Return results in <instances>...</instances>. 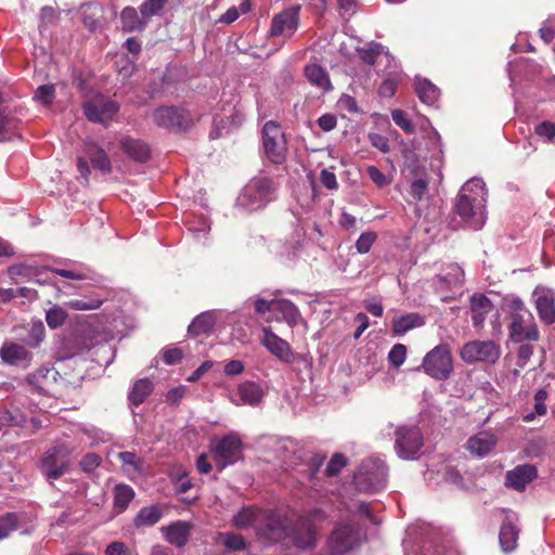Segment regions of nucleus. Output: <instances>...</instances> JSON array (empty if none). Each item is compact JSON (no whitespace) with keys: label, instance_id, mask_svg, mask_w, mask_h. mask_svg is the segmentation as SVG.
Listing matches in <instances>:
<instances>
[{"label":"nucleus","instance_id":"obj_7","mask_svg":"<svg viewBox=\"0 0 555 555\" xmlns=\"http://www.w3.org/2000/svg\"><path fill=\"white\" fill-rule=\"evenodd\" d=\"M503 309L508 314L509 324L507 327L512 341L524 343L540 339V332L533 317L519 297L505 298Z\"/></svg>","mask_w":555,"mask_h":555},{"label":"nucleus","instance_id":"obj_19","mask_svg":"<svg viewBox=\"0 0 555 555\" xmlns=\"http://www.w3.org/2000/svg\"><path fill=\"white\" fill-rule=\"evenodd\" d=\"M0 360L5 366L27 370L34 361V352L17 340L7 339L0 347Z\"/></svg>","mask_w":555,"mask_h":555},{"label":"nucleus","instance_id":"obj_4","mask_svg":"<svg viewBox=\"0 0 555 555\" xmlns=\"http://www.w3.org/2000/svg\"><path fill=\"white\" fill-rule=\"evenodd\" d=\"M402 545L405 555H460L440 529L426 522L409 526Z\"/></svg>","mask_w":555,"mask_h":555},{"label":"nucleus","instance_id":"obj_24","mask_svg":"<svg viewBox=\"0 0 555 555\" xmlns=\"http://www.w3.org/2000/svg\"><path fill=\"white\" fill-rule=\"evenodd\" d=\"M23 330L26 334L21 336L17 341L25 345L29 350L39 348L46 338L43 322L40 319H33Z\"/></svg>","mask_w":555,"mask_h":555},{"label":"nucleus","instance_id":"obj_59","mask_svg":"<svg viewBox=\"0 0 555 555\" xmlns=\"http://www.w3.org/2000/svg\"><path fill=\"white\" fill-rule=\"evenodd\" d=\"M442 479L446 482L455 486L457 489L465 488L463 476L456 468H454L452 466H447L443 469Z\"/></svg>","mask_w":555,"mask_h":555},{"label":"nucleus","instance_id":"obj_33","mask_svg":"<svg viewBox=\"0 0 555 555\" xmlns=\"http://www.w3.org/2000/svg\"><path fill=\"white\" fill-rule=\"evenodd\" d=\"M425 324V318L420 313H406L397 317L392 320V332L396 336L405 334L406 332L423 326Z\"/></svg>","mask_w":555,"mask_h":555},{"label":"nucleus","instance_id":"obj_13","mask_svg":"<svg viewBox=\"0 0 555 555\" xmlns=\"http://www.w3.org/2000/svg\"><path fill=\"white\" fill-rule=\"evenodd\" d=\"M424 444L421 429L416 426H399L395 430V451L404 461L416 460Z\"/></svg>","mask_w":555,"mask_h":555},{"label":"nucleus","instance_id":"obj_26","mask_svg":"<svg viewBox=\"0 0 555 555\" xmlns=\"http://www.w3.org/2000/svg\"><path fill=\"white\" fill-rule=\"evenodd\" d=\"M57 372L48 365H42L29 373L25 380L34 392H44L51 382L56 379Z\"/></svg>","mask_w":555,"mask_h":555},{"label":"nucleus","instance_id":"obj_11","mask_svg":"<svg viewBox=\"0 0 555 555\" xmlns=\"http://www.w3.org/2000/svg\"><path fill=\"white\" fill-rule=\"evenodd\" d=\"M62 267L43 266L35 269L33 279L39 285H49L60 292V287L52 278L53 274L67 280L82 281L90 278L91 271L82 263L64 260L59 262Z\"/></svg>","mask_w":555,"mask_h":555},{"label":"nucleus","instance_id":"obj_2","mask_svg":"<svg viewBox=\"0 0 555 555\" xmlns=\"http://www.w3.org/2000/svg\"><path fill=\"white\" fill-rule=\"evenodd\" d=\"M231 524L238 530L253 529L257 540L264 546L276 544V540L284 533L279 511L254 505L243 506L237 511L232 516Z\"/></svg>","mask_w":555,"mask_h":555},{"label":"nucleus","instance_id":"obj_40","mask_svg":"<svg viewBox=\"0 0 555 555\" xmlns=\"http://www.w3.org/2000/svg\"><path fill=\"white\" fill-rule=\"evenodd\" d=\"M122 151L133 160L145 163L151 156V149L145 141H121Z\"/></svg>","mask_w":555,"mask_h":555},{"label":"nucleus","instance_id":"obj_45","mask_svg":"<svg viewBox=\"0 0 555 555\" xmlns=\"http://www.w3.org/2000/svg\"><path fill=\"white\" fill-rule=\"evenodd\" d=\"M162 509L157 505L145 506L140 509L134 518L135 527H151L162 518Z\"/></svg>","mask_w":555,"mask_h":555},{"label":"nucleus","instance_id":"obj_5","mask_svg":"<svg viewBox=\"0 0 555 555\" xmlns=\"http://www.w3.org/2000/svg\"><path fill=\"white\" fill-rule=\"evenodd\" d=\"M486 184L482 179L475 177L461 188L453 209L466 228L477 231L486 223Z\"/></svg>","mask_w":555,"mask_h":555},{"label":"nucleus","instance_id":"obj_50","mask_svg":"<svg viewBox=\"0 0 555 555\" xmlns=\"http://www.w3.org/2000/svg\"><path fill=\"white\" fill-rule=\"evenodd\" d=\"M20 517L16 513L0 515V541L7 539L18 528Z\"/></svg>","mask_w":555,"mask_h":555},{"label":"nucleus","instance_id":"obj_6","mask_svg":"<svg viewBox=\"0 0 555 555\" xmlns=\"http://www.w3.org/2000/svg\"><path fill=\"white\" fill-rule=\"evenodd\" d=\"M279 183L271 177L258 175L251 178L236 197V208L243 212L263 209L278 198Z\"/></svg>","mask_w":555,"mask_h":555},{"label":"nucleus","instance_id":"obj_58","mask_svg":"<svg viewBox=\"0 0 555 555\" xmlns=\"http://www.w3.org/2000/svg\"><path fill=\"white\" fill-rule=\"evenodd\" d=\"M406 358V347L402 344L392 346L388 353V361L395 367H400Z\"/></svg>","mask_w":555,"mask_h":555},{"label":"nucleus","instance_id":"obj_44","mask_svg":"<svg viewBox=\"0 0 555 555\" xmlns=\"http://www.w3.org/2000/svg\"><path fill=\"white\" fill-rule=\"evenodd\" d=\"M114 508L116 512L122 513L127 509L130 502L134 498V490L132 487L125 485V483H118L114 488Z\"/></svg>","mask_w":555,"mask_h":555},{"label":"nucleus","instance_id":"obj_35","mask_svg":"<svg viewBox=\"0 0 555 555\" xmlns=\"http://www.w3.org/2000/svg\"><path fill=\"white\" fill-rule=\"evenodd\" d=\"M275 311L282 314L283 321H285L292 328L304 322L298 307L289 299H278L275 304Z\"/></svg>","mask_w":555,"mask_h":555},{"label":"nucleus","instance_id":"obj_16","mask_svg":"<svg viewBox=\"0 0 555 555\" xmlns=\"http://www.w3.org/2000/svg\"><path fill=\"white\" fill-rule=\"evenodd\" d=\"M422 365L425 373L430 377L437 380L448 379L453 371L449 347L447 345L435 347L425 356Z\"/></svg>","mask_w":555,"mask_h":555},{"label":"nucleus","instance_id":"obj_8","mask_svg":"<svg viewBox=\"0 0 555 555\" xmlns=\"http://www.w3.org/2000/svg\"><path fill=\"white\" fill-rule=\"evenodd\" d=\"M364 538L365 533L352 520L338 522L325 541L324 555H349Z\"/></svg>","mask_w":555,"mask_h":555},{"label":"nucleus","instance_id":"obj_3","mask_svg":"<svg viewBox=\"0 0 555 555\" xmlns=\"http://www.w3.org/2000/svg\"><path fill=\"white\" fill-rule=\"evenodd\" d=\"M280 518L284 533L276 540V544L288 540L297 550L307 551L317 545L320 526L327 518V514L324 509L314 507L298 515L294 521L281 512Z\"/></svg>","mask_w":555,"mask_h":555},{"label":"nucleus","instance_id":"obj_36","mask_svg":"<svg viewBox=\"0 0 555 555\" xmlns=\"http://www.w3.org/2000/svg\"><path fill=\"white\" fill-rule=\"evenodd\" d=\"M464 272L457 263L449 264L444 272L436 276L440 288L450 289L454 286L461 285L463 282Z\"/></svg>","mask_w":555,"mask_h":555},{"label":"nucleus","instance_id":"obj_9","mask_svg":"<svg viewBox=\"0 0 555 555\" xmlns=\"http://www.w3.org/2000/svg\"><path fill=\"white\" fill-rule=\"evenodd\" d=\"M106 176L113 170L112 160L107 152L96 144V141H83V146L77 156V170L83 184H89L91 169Z\"/></svg>","mask_w":555,"mask_h":555},{"label":"nucleus","instance_id":"obj_22","mask_svg":"<svg viewBox=\"0 0 555 555\" xmlns=\"http://www.w3.org/2000/svg\"><path fill=\"white\" fill-rule=\"evenodd\" d=\"M260 341L270 353L283 363L292 357L293 349L291 345L285 339L273 333L269 326L262 327V337Z\"/></svg>","mask_w":555,"mask_h":555},{"label":"nucleus","instance_id":"obj_34","mask_svg":"<svg viewBox=\"0 0 555 555\" xmlns=\"http://www.w3.org/2000/svg\"><path fill=\"white\" fill-rule=\"evenodd\" d=\"M117 459L120 461L122 470L128 477L134 478L143 474L144 461L137 453L130 451L119 452Z\"/></svg>","mask_w":555,"mask_h":555},{"label":"nucleus","instance_id":"obj_43","mask_svg":"<svg viewBox=\"0 0 555 555\" xmlns=\"http://www.w3.org/2000/svg\"><path fill=\"white\" fill-rule=\"evenodd\" d=\"M215 318L210 311H205L196 315L188 326V332L192 335L208 334L212 331Z\"/></svg>","mask_w":555,"mask_h":555},{"label":"nucleus","instance_id":"obj_47","mask_svg":"<svg viewBox=\"0 0 555 555\" xmlns=\"http://www.w3.org/2000/svg\"><path fill=\"white\" fill-rule=\"evenodd\" d=\"M548 397L547 391L541 388L535 391L533 397V411L524 414L522 421L526 423L532 422L537 416H542L546 413L545 401Z\"/></svg>","mask_w":555,"mask_h":555},{"label":"nucleus","instance_id":"obj_17","mask_svg":"<svg viewBox=\"0 0 555 555\" xmlns=\"http://www.w3.org/2000/svg\"><path fill=\"white\" fill-rule=\"evenodd\" d=\"M82 111L89 121L106 125L117 115L119 104L98 93L82 103Z\"/></svg>","mask_w":555,"mask_h":555},{"label":"nucleus","instance_id":"obj_12","mask_svg":"<svg viewBox=\"0 0 555 555\" xmlns=\"http://www.w3.org/2000/svg\"><path fill=\"white\" fill-rule=\"evenodd\" d=\"M70 450L66 444L53 446L46 451L40 460V472L52 485L69 469Z\"/></svg>","mask_w":555,"mask_h":555},{"label":"nucleus","instance_id":"obj_55","mask_svg":"<svg viewBox=\"0 0 555 555\" xmlns=\"http://www.w3.org/2000/svg\"><path fill=\"white\" fill-rule=\"evenodd\" d=\"M278 299H267L261 296H255L247 300L251 302L256 313L264 315L267 312L275 311V304Z\"/></svg>","mask_w":555,"mask_h":555},{"label":"nucleus","instance_id":"obj_1","mask_svg":"<svg viewBox=\"0 0 555 555\" xmlns=\"http://www.w3.org/2000/svg\"><path fill=\"white\" fill-rule=\"evenodd\" d=\"M403 165L401 169V193L405 201L414 205V212L418 219H430L434 214L428 202L429 175L425 167L426 158L415 153L417 141H401Z\"/></svg>","mask_w":555,"mask_h":555},{"label":"nucleus","instance_id":"obj_51","mask_svg":"<svg viewBox=\"0 0 555 555\" xmlns=\"http://www.w3.org/2000/svg\"><path fill=\"white\" fill-rule=\"evenodd\" d=\"M67 318V311L57 305L46 311V321L51 328H57L62 326Z\"/></svg>","mask_w":555,"mask_h":555},{"label":"nucleus","instance_id":"obj_49","mask_svg":"<svg viewBox=\"0 0 555 555\" xmlns=\"http://www.w3.org/2000/svg\"><path fill=\"white\" fill-rule=\"evenodd\" d=\"M357 51L364 63L373 65L376 59L384 52V46L379 42L371 41L364 47L357 49Z\"/></svg>","mask_w":555,"mask_h":555},{"label":"nucleus","instance_id":"obj_20","mask_svg":"<svg viewBox=\"0 0 555 555\" xmlns=\"http://www.w3.org/2000/svg\"><path fill=\"white\" fill-rule=\"evenodd\" d=\"M299 24V7H293L284 10L273 17L271 23V36L291 37Z\"/></svg>","mask_w":555,"mask_h":555},{"label":"nucleus","instance_id":"obj_15","mask_svg":"<svg viewBox=\"0 0 555 555\" xmlns=\"http://www.w3.org/2000/svg\"><path fill=\"white\" fill-rule=\"evenodd\" d=\"M154 122L162 128L185 131L194 125L193 115L183 106H160L153 113Z\"/></svg>","mask_w":555,"mask_h":555},{"label":"nucleus","instance_id":"obj_10","mask_svg":"<svg viewBox=\"0 0 555 555\" xmlns=\"http://www.w3.org/2000/svg\"><path fill=\"white\" fill-rule=\"evenodd\" d=\"M388 468L377 457L363 461L353 475V485L359 492H378L387 485Z\"/></svg>","mask_w":555,"mask_h":555},{"label":"nucleus","instance_id":"obj_28","mask_svg":"<svg viewBox=\"0 0 555 555\" xmlns=\"http://www.w3.org/2000/svg\"><path fill=\"white\" fill-rule=\"evenodd\" d=\"M325 457L321 454H313L298 473L301 475L300 482H307L311 488L317 489L319 486L320 469L324 464Z\"/></svg>","mask_w":555,"mask_h":555},{"label":"nucleus","instance_id":"obj_31","mask_svg":"<svg viewBox=\"0 0 555 555\" xmlns=\"http://www.w3.org/2000/svg\"><path fill=\"white\" fill-rule=\"evenodd\" d=\"M491 307V300L486 295L479 293L472 295V323L475 327H481L483 325Z\"/></svg>","mask_w":555,"mask_h":555},{"label":"nucleus","instance_id":"obj_41","mask_svg":"<svg viewBox=\"0 0 555 555\" xmlns=\"http://www.w3.org/2000/svg\"><path fill=\"white\" fill-rule=\"evenodd\" d=\"M415 91L418 99L426 105H434L439 98V89L425 78H416Z\"/></svg>","mask_w":555,"mask_h":555},{"label":"nucleus","instance_id":"obj_25","mask_svg":"<svg viewBox=\"0 0 555 555\" xmlns=\"http://www.w3.org/2000/svg\"><path fill=\"white\" fill-rule=\"evenodd\" d=\"M264 389L260 383L245 380L237 386V396L242 404L258 406L264 397Z\"/></svg>","mask_w":555,"mask_h":555},{"label":"nucleus","instance_id":"obj_14","mask_svg":"<svg viewBox=\"0 0 555 555\" xmlns=\"http://www.w3.org/2000/svg\"><path fill=\"white\" fill-rule=\"evenodd\" d=\"M211 452L217 462V468L222 472L227 466L236 463L242 453V440L236 434L215 437L211 440Z\"/></svg>","mask_w":555,"mask_h":555},{"label":"nucleus","instance_id":"obj_48","mask_svg":"<svg viewBox=\"0 0 555 555\" xmlns=\"http://www.w3.org/2000/svg\"><path fill=\"white\" fill-rule=\"evenodd\" d=\"M104 299L99 295H91L79 299H73L66 302L69 309L77 311L95 310L101 307Z\"/></svg>","mask_w":555,"mask_h":555},{"label":"nucleus","instance_id":"obj_37","mask_svg":"<svg viewBox=\"0 0 555 555\" xmlns=\"http://www.w3.org/2000/svg\"><path fill=\"white\" fill-rule=\"evenodd\" d=\"M305 76L308 81L322 89L323 91H328L332 89L331 80L326 70L320 66L319 64H308L305 67Z\"/></svg>","mask_w":555,"mask_h":555},{"label":"nucleus","instance_id":"obj_57","mask_svg":"<svg viewBox=\"0 0 555 555\" xmlns=\"http://www.w3.org/2000/svg\"><path fill=\"white\" fill-rule=\"evenodd\" d=\"M347 459L341 453H335L325 467V475L327 477L337 476L340 470L346 466Z\"/></svg>","mask_w":555,"mask_h":555},{"label":"nucleus","instance_id":"obj_61","mask_svg":"<svg viewBox=\"0 0 555 555\" xmlns=\"http://www.w3.org/2000/svg\"><path fill=\"white\" fill-rule=\"evenodd\" d=\"M172 481L178 493H186L193 487L189 474L184 470L172 476Z\"/></svg>","mask_w":555,"mask_h":555},{"label":"nucleus","instance_id":"obj_23","mask_svg":"<svg viewBox=\"0 0 555 555\" xmlns=\"http://www.w3.org/2000/svg\"><path fill=\"white\" fill-rule=\"evenodd\" d=\"M537 476L538 470L534 465H518L506 473L505 485L514 490L522 491Z\"/></svg>","mask_w":555,"mask_h":555},{"label":"nucleus","instance_id":"obj_42","mask_svg":"<svg viewBox=\"0 0 555 555\" xmlns=\"http://www.w3.org/2000/svg\"><path fill=\"white\" fill-rule=\"evenodd\" d=\"M267 158L273 164H283L287 156V141H263Z\"/></svg>","mask_w":555,"mask_h":555},{"label":"nucleus","instance_id":"obj_53","mask_svg":"<svg viewBox=\"0 0 555 555\" xmlns=\"http://www.w3.org/2000/svg\"><path fill=\"white\" fill-rule=\"evenodd\" d=\"M219 539L220 542L231 551L238 552L246 548V541L241 534L234 532H224L220 534Z\"/></svg>","mask_w":555,"mask_h":555},{"label":"nucleus","instance_id":"obj_38","mask_svg":"<svg viewBox=\"0 0 555 555\" xmlns=\"http://www.w3.org/2000/svg\"><path fill=\"white\" fill-rule=\"evenodd\" d=\"M27 422V416L17 406L0 408V430L5 426L25 427Z\"/></svg>","mask_w":555,"mask_h":555},{"label":"nucleus","instance_id":"obj_54","mask_svg":"<svg viewBox=\"0 0 555 555\" xmlns=\"http://www.w3.org/2000/svg\"><path fill=\"white\" fill-rule=\"evenodd\" d=\"M285 363L293 364L294 370L302 372L312 367V358L309 353H296L292 351V357H289Z\"/></svg>","mask_w":555,"mask_h":555},{"label":"nucleus","instance_id":"obj_56","mask_svg":"<svg viewBox=\"0 0 555 555\" xmlns=\"http://www.w3.org/2000/svg\"><path fill=\"white\" fill-rule=\"evenodd\" d=\"M377 234L374 231L363 232L356 241L354 247L359 254H367L375 243Z\"/></svg>","mask_w":555,"mask_h":555},{"label":"nucleus","instance_id":"obj_30","mask_svg":"<svg viewBox=\"0 0 555 555\" xmlns=\"http://www.w3.org/2000/svg\"><path fill=\"white\" fill-rule=\"evenodd\" d=\"M535 308L540 320L546 325L555 323V296L547 291L537 296Z\"/></svg>","mask_w":555,"mask_h":555},{"label":"nucleus","instance_id":"obj_63","mask_svg":"<svg viewBox=\"0 0 555 555\" xmlns=\"http://www.w3.org/2000/svg\"><path fill=\"white\" fill-rule=\"evenodd\" d=\"M163 361L167 365H173L179 363L184 354L183 351L178 347H167L162 350Z\"/></svg>","mask_w":555,"mask_h":555},{"label":"nucleus","instance_id":"obj_29","mask_svg":"<svg viewBox=\"0 0 555 555\" xmlns=\"http://www.w3.org/2000/svg\"><path fill=\"white\" fill-rule=\"evenodd\" d=\"M191 525L186 521L178 520L163 528L166 540L177 547H183L190 535Z\"/></svg>","mask_w":555,"mask_h":555},{"label":"nucleus","instance_id":"obj_21","mask_svg":"<svg viewBox=\"0 0 555 555\" xmlns=\"http://www.w3.org/2000/svg\"><path fill=\"white\" fill-rule=\"evenodd\" d=\"M519 538L518 516L507 512L501 525L499 541L503 552L509 553L517 547Z\"/></svg>","mask_w":555,"mask_h":555},{"label":"nucleus","instance_id":"obj_32","mask_svg":"<svg viewBox=\"0 0 555 555\" xmlns=\"http://www.w3.org/2000/svg\"><path fill=\"white\" fill-rule=\"evenodd\" d=\"M121 29L125 33H142L145 30L147 23L133 7H126L120 13Z\"/></svg>","mask_w":555,"mask_h":555},{"label":"nucleus","instance_id":"obj_60","mask_svg":"<svg viewBox=\"0 0 555 555\" xmlns=\"http://www.w3.org/2000/svg\"><path fill=\"white\" fill-rule=\"evenodd\" d=\"M54 93L55 89L53 85H43L37 88L34 100L42 103L43 105H49L54 99Z\"/></svg>","mask_w":555,"mask_h":555},{"label":"nucleus","instance_id":"obj_18","mask_svg":"<svg viewBox=\"0 0 555 555\" xmlns=\"http://www.w3.org/2000/svg\"><path fill=\"white\" fill-rule=\"evenodd\" d=\"M460 354L461 359L468 364L476 362L494 364L501 356V348L493 340H473L462 347Z\"/></svg>","mask_w":555,"mask_h":555},{"label":"nucleus","instance_id":"obj_39","mask_svg":"<svg viewBox=\"0 0 555 555\" xmlns=\"http://www.w3.org/2000/svg\"><path fill=\"white\" fill-rule=\"evenodd\" d=\"M154 385L147 377L137 380L128 395V400L132 405L142 404L145 399L152 393Z\"/></svg>","mask_w":555,"mask_h":555},{"label":"nucleus","instance_id":"obj_62","mask_svg":"<svg viewBox=\"0 0 555 555\" xmlns=\"http://www.w3.org/2000/svg\"><path fill=\"white\" fill-rule=\"evenodd\" d=\"M531 341L519 343L520 346L517 350V366L524 369L528 361L531 359L533 354V346L530 344Z\"/></svg>","mask_w":555,"mask_h":555},{"label":"nucleus","instance_id":"obj_46","mask_svg":"<svg viewBox=\"0 0 555 555\" xmlns=\"http://www.w3.org/2000/svg\"><path fill=\"white\" fill-rule=\"evenodd\" d=\"M189 231L197 241L206 240L210 232V221L205 216L193 217L188 220Z\"/></svg>","mask_w":555,"mask_h":555},{"label":"nucleus","instance_id":"obj_27","mask_svg":"<svg viewBox=\"0 0 555 555\" xmlns=\"http://www.w3.org/2000/svg\"><path fill=\"white\" fill-rule=\"evenodd\" d=\"M496 438L489 431H480L467 441V450L479 457L488 455L495 447Z\"/></svg>","mask_w":555,"mask_h":555},{"label":"nucleus","instance_id":"obj_52","mask_svg":"<svg viewBox=\"0 0 555 555\" xmlns=\"http://www.w3.org/2000/svg\"><path fill=\"white\" fill-rule=\"evenodd\" d=\"M168 0H145L139 8L140 14L143 16L146 23L159 14Z\"/></svg>","mask_w":555,"mask_h":555},{"label":"nucleus","instance_id":"obj_64","mask_svg":"<svg viewBox=\"0 0 555 555\" xmlns=\"http://www.w3.org/2000/svg\"><path fill=\"white\" fill-rule=\"evenodd\" d=\"M105 555H132L129 546L121 541H113L108 543L104 550Z\"/></svg>","mask_w":555,"mask_h":555}]
</instances>
